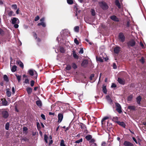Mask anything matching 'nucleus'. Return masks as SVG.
Masks as SVG:
<instances>
[{"label":"nucleus","mask_w":146,"mask_h":146,"mask_svg":"<svg viewBox=\"0 0 146 146\" xmlns=\"http://www.w3.org/2000/svg\"><path fill=\"white\" fill-rule=\"evenodd\" d=\"M8 15L9 17H11L12 16H15V15L14 14V12L13 11H10L8 12Z\"/></svg>","instance_id":"obj_27"},{"label":"nucleus","mask_w":146,"mask_h":146,"mask_svg":"<svg viewBox=\"0 0 146 146\" xmlns=\"http://www.w3.org/2000/svg\"><path fill=\"white\" fill-rule=\"evenodd\" d=\"M33 36L34 37H35V39H36L37 38V34L35 32H33Z\"/></svg>","instance_id":"obj_60"},{"label":"nucleus","mask_w":146,"mask_h":146,"mask_svg":"<svg viewBox=\"0 0 146 146\" xmlns=\"http://www.w3.org/2000/svg\"><path fill=\"white\" fill-rule=\"evenodd\" d=\"M35 82L33 80H32L30 82V85L31 87H33L34 86Z\"/></svg>","instance_id":"obj_53"},{"label":"nucleus","mask_w":146,"mask_h":146,"mask_svg":"<svg viewBox=\"0 0 146 146\" xmlns=\"http://www.w3.org/2000/svg\"><path fill=\"white\" fill-rule=\"evenodd\" d=\"M126 27H125V30L126 31H128L129 30L128 28L130 26V24L129 21L127 20V23L125 25Z\"/></svg>","instance_id":"obj_17"},{"label":"nucleus","mask_w":146,"mask_h":146,"mask_svg":"<svg viewBox=\"0 0 146 146\" xmlns=\"http://www.w3.org/2000/svg\"><path fill=\"white\" fill-rule=\"evenodd\" d=\"M84 52V50L83 48L80 49V51H79V53L80 54H83Z\"/></svg>","instance_id":"obj_62"},{"label":"nucleus","mask_w":146,"mask_h":146,"mask_svg":"<svg viewBox=\"0 0 146 146\" xmlns=\"http://www.w3.org/2000/svg\"><path fill=\"white\" fill-rule=\"evenodd\" d=\"M115 106L116 108V110L119 113L122 112V108L121 105L118 103L115 102Z\"/></svg>","instance_id":"obj_4"},{"label":"nucleus","mask_w":146,"mask_h":146,"mask_svg":"<svg viewBox=\"0 0 146 146\" xmlns=\"http://www.w3.org/2000/svg\"><path fill=\"white\" fill-rule=\"evenodd\" d=\"M115 5L119 9L121 8V5L118 0H115Z\"/></svg>","instance_id":"obj_23"},{"label":"nucleus","mask_w":146,"mask_h":146,"mask_svg":"<svg viewBox=\"0 0 146 146\" xmlns=\"http://www.w3.org/2000/svg\"><path fill=\"white\" fill-rule=\"evenodd\" d=\"M113 68L114 69H116L117 66L116 65V64L115 63H113Z\"/></svg>","instance_id":"obj_58"},{"label":"nucleus","mask_w":146,"mask_h":146,"mask_svg":"<svg viewBox=\"0 0 146 146\" xmlns=\"http://www.w3.org/2000/svg\"><path fill=\"white\" fill-rule=\"evenodd\" d=\"M86 140L89 141V143L93 142L95 139L92 138V136L88 134L85 137Z\"/></svg>","instance_id":"obj_5"},{"label":"nucleus","mask_w":146,"mask_h":146,"mask_svg":"<svg viewBox=\"0 0 146 146\" xmlns=\"http://www.w3.org/2000/svg\"><path fill=\"white\" fill-rule=\"evenodd\" d=\"M83 141V139L82 138L80 139L79 140H77L75 141V143H79L80 142H82Z\"/></svg>","instance_id":"obj_47"},{"label":"nucleus","mask_w":146,"mask_h":146,"mask_svg":"<svg viewBox=\"0 0 146 146\" xmlns=\"http://www.w3.org/2000/svg\"><path fill=\"white\" fill-rule=\"evenodd\" d=\"M72 66L73 68L74 69H76L78 67L76 64L75 63H72Z\"/></svg>","instance_id":"obj_40"},{"label":"nucleus","mask_w":146,"mask_h":146,"mask_svg":"<svg viewBox=\"0 0 146 146\" xmlns=\"http://www.w3.org/2000/svg\"><path fill=\"white\" fill-rule=\"evenodd\" d=\"M41 117L43 119L45 120L46 119V117L45 115L43 114H41L40 115Z\"/></svg>","instance_id":"obj_57"},{"label":"nucleus","mask_w":146,"mask_h":146,"mask_svg":"<svg viewBox=\"0 0 146 146\" xmlns=\"http://www.w3.org/2000/svg\"><path fill=\"white\" fill-rule=\"evenodd\" d=\"M142 100V98L140 96H139L136 98V102L137 104L139 106L140 105L141 102Z\"/></svg>","instance_id":"obj_13"},{"label":"nucleus","mask_w":146,"mask_h":146,"mask_svg":"<svg viewBox=\"0 0 146 146\" xmlns=\"http://www.w3.org/2000/svg\"><path fill=\"white\" fill-rule=\"evenodd\" d=\"M80 124L81 129L85 131V130H86L87 129L86 126L82 123H80Z\"/></svg>","instance_id":"obj_22"},{"label":"nucleus","mask_w":146,"mask_h":146,"mask_svg":"<svg viewBox=\"0 0 146 146\" xmlns=\"http://www.w3.org/2000/svg\"><path fill=\"white\" fill-rule=\"evenodd\" d=\"M29 81L28 78H26L25 79L24 82L27 84H29Z\"/></svg>","instance_id":"obj_55"},{"label":"nucleus","mask_w":146,"mask_h":146,"mask_svg":"<svg viewBox=\"0 0 146 146\" xmlns=\"http://www.w3.org/2000/svg\"><path fill=\"white\" fill-rule=\"evenodd\" d=\"M48 136L46 135L45 134L44 135V140L45 141L46 143H48V141L47 139H48Z\"/></svg>","instance_id":"obj_43"},{"label":"nucleus","mask_w":146,"mask_h":146,"mask_svg":"<svg viewBox=\"0 0 146 146\" xmlns=\"http://www.w3.org/2000/svg\"><path fill=\"white\" fill-rule=\"evenodd\" d=\"M67 3L70 5H72L73 3V0H67Z\"/></svg>","instance_id":"obj_46"},{"label":"nucleus","mask_w":146,"mask_h":146,"mask_svg":"<svg viewBox=\"0 0 146 146\" xmlns=\"http://www.w3.org/2000/svg\"><path fill=\"white\" fill-rule=\"evenodd\" d=\"M32 88L31 87H27L26 88V91L29 95H30L31 94L32 92Z\"/></svg>","instance_id":"obj_18"},{"label":"nucleus","mask_w":146,"mask_h":146,"mask_svg":"<svg viewBox=\"0 0 146 146\" xmlns=\"http://www.w3.org/2000/svg\"><path fill=\"white\" fill-rule=\"evenodd\" d=\"M117 123L123 127L125 128L126 125L123 122L118 121L117 122Z\"/></svg>","instance_id":"obj_20"},{"label":"nucleus","mask_w":146,"mask_h":146,"mask_svg":"<svg viewBox=\"0 0 146 146\" xmlns=\"http://www.w3.org/2000/svg\"><path fill=\"white\" fill-rule=\"evenodd\" d=\"M36 105L39 107H40L42 106V103L40 100L37 101L36 102Z\"/></svg>","instance_id":"obj_26"},{"label":"nucleus","mask_w":146,"mask_h":146,"mask_svg":"<svg viewBox=\"0 0 146 146\" xmlns=\"http://www.w3.org/2000/svg\"><path fill=\"white\" fill-rule=\"evenodd\" d=\"M118 120V117H113L112 119V121L114 122L117 123V122H118V121H117Z\"/></svg>","instance_id":"obj_41"},{"label":"nucleus","mask_w":146,"mask_h":146,"mask_svg":"<svg viewBox=\"0 0 146 146\" xmlns=\"http://www.w3.org/2000/svg\"><path fill=\"white\" fill-rule=\"evenodd\" d=\"M10 126V123L9 122H7L5 124V128L7 130H8Z\"/></svg>","instance_id":"obj_34"},{"label":"nucleus","mask_w":146,"mask_h":146,"mask_svg":"<svg viewBox=\"0 0 146 146\" xmlns=\"http://www.w3.org/2000/svg\"><path fill=\"white\" fill-rule=\"evenodd\" d=\"M2 115L3 117L5 119H7L9 116L8 112L6 110H4L2 111Z\"/></svg>","instance_id":"obj_6"},{"label":"nucleus","mask_w":146,"mask_h":146,"mask_svg":"<svg viewBox=\"0 0 146 146\" xmlns=\"http://www.w3.org/2000/svg\"><path fill=\"white\" fill-rule=\"evenodd\" d=\"M17 64L19 65L22 68H24V65L23 62L20 60H17Z\"/></svg>","instance_id":"obj_19"},{"label":"nucleus","mask_w":146,"mask_h":146,"mask_svg":"<svg viewBox=\"0 0 146 146\" xmlns=\"http://www.w3.org/2000/svg\"><path fill=\"white\" fill-rule=\"evenodd\" d=\"M123 145L125 146H134V145L129 141H125L123 143Z\"/></svg>","instance_id":"obj_8"},{"label":"nucleus","mask_w":146,"mask_h":146,"mask_svg":"<svg viewBox=\"0 0 146 146\" xmlns=\"http://www.w3.org/2000/svg\"><path fill=\"white\" fill-rule=\"evenodd\" d=\"M117 81L120 84L122 85H124L125 83V80L120 78H117Z\"/></svg>","instance_id":"obj_12"},{"label":"nucleus","mask_w":146,"mask_h":146,"mask_svg":"<svg viewBox=\"0 0 146 146\" xmlns=\"http://www.w3.org/2000/svg\"><path fill=\"white\" fill-rule=\"evenodd\" d=\"M11 7L13 9L15 10L17 9V6L16 4L12 5Z\"/></svg>","instance_id":"obj_45"},{"label":"nucleus","mask_w":146,"mask_h":146,"mask_svg":"<svg viewBox=\"0 0 146 146\" xmlns=\"http://www.w3.org/2000/svg\"><path fill=\"white\" fill-rule=\"evenodd\" d=\"M3 79L4 80L7 82L9 81V79L8 77L6 75H4L3 76Z\"/></svg>","instance_id":"obj_30"},{"label":"nucleus","mask_w":146,"mask_h":146,"mask_svg":"<svg viewBox=\"0 0 146 146\" xmlns=\"http://www.w3.org/2000/svg\"><path fill=\"white\" fill-rule=\"evenodd\" d=\"M27 130H28V128L26 127H23V131H27Z\"/></svg>","instance_id":"obj_64"},{"label":"nucleus","mask_w":146,"mask_h":146,"mask_svg":"<svg viewBox=\"0 0 146 146\" xmlns=\"http://www.w3.org/2000/svg\"><path fill=\"white\" fill-rule=\"evenodd\" d=\"M121 50V48L118 46H116L114 48L113 51L115 53L118 54Z\"/></svg>","instance_id":"obj_9"},{"label":"nucleus","mask_w":146,"mask_h":146,"mask_svg":"<svg viewBox=\"0 0 146 146\" xmlns=\"http://www.w3.org/2000/svg\"><path fill=\"white\" fill-rule=\"evenodd\" d=\"M102 90L104 94H107V90L106 88V86H104V85H103L102 86Z\"/></svg>","instance_id":"obj_29"},{"label":"nucleus","mask_w":146,"mask_h":146,"mask_svg":"<svg viewBox=\"0 0 146 146\" xmlns=\"http://www.w3.org/2000/svg\"><path fill=\"white\" fill-rule=\"evenodd\" d=\"M140 62L143 64H144L145 62L144 59L143 57H142L141 58L140 60Z\"/></svg>","instance_id":"obj_52"},{"label":"nucleus","mask_w":146,"mask_h":146,"mask_svg":"<svg viewBox=\"0 0 146 146\" xmlns=\"http://www.w3.org/2000/svg\"><path fill=\"white\" fill-rule=\"evenodd\" d=\"M60 51L61 53H64L65 52V50L64 48L63 47H60Z\"/></svg>","instance_id":"obj_50"},{"label":"nucleus","mask_w":146,"mask_h":146,"mask_svg":"<svg viewBox=\"0 0 146 146\" xmlns=\"http://www.w3.org/2000/svg\"><path fill=\"white\" fill-rule=\"evenodd\" d=\"M108 118H109V117H104L102 119V121H101V123H102V125L104 124V121L105 120H106V119H107Z\"/></svg>","instance_id":"obj_39"},{"label":"nucleus","mask_w":146,"mask_h":146,"mask_svg":"<svg viewBox=\"0 0 146 146\" xmlns=\"http://www.w3.org/2000/svg\"><path fill=\"white\" fill-rule=\"evenodd\" d=\"M36 126H37V129H38V130H40L41 128V127H40V124L39 122H37Z\"/></svg>","instance_id":"obj_48"},{"label":"nucleus","mask_w":146,"mask_h":146,"mask_svg":"<svg viewBox=\"0 0 146 146\" xmlns=\"http://www.w3.org/2000/svg\"><path fill=\"white\" fill-rule=\"evenodd\" d=\"M99 4L100 7L103 10H106L108 9V7L106 3L104 2H99Z\"/></svg>","instance_id":"obj_1"},{"label":"nucleus","mask_w":146,"mask_h":146,"mask_svg":"<svg viewBox=\"0 0 146 146\" xmlns=\"http://www.w3.org/2000/svg\"><path fill=\"white\" fill-rule=\"evenodd\" d=\"M72 54L74 58L75 59H78L79 57L78 55L76 54V51L75 50H73L72 51Z\"/></svg>","instance_id":"obj_21"},{"label":"nucleus","mask_w":146,"mask_h":146,"mask_svg":"<svg viewBox=\"0 0 146 146\" xmlns=\"http://www.w3.org/2000/svg\"><path fill=\"white\" fill-rule=\"evenodd\" d=\"M127 46L128 48L131 47H133L135 46L136 44L135 41L133 39L129 40L127 43Z\"/></svg>","instance_id":"obj_2"},{"label":"nucleus","mask_w":146,"mask_h":146,"mask_svg":"<svg viewBox=\"0 0 146 146\" xmlns=\"http://www.w3.org/2000/svg\"><path fill=\"white\" fill-rule=\"evenodd\" d=\"M110 19L113 21L115 22H119V19L114 15L111 16L110 17Z\"/></svg>","instance_id":"obj_11"},{"label":"nucleus","mask_w":146,"mask_h":146,"mask_svg":"<svg viewBox=\"0 0 146 146\" xmlns=\"http://www.w3.org/2000/svg\"><path fill=\"white\" fill-rule=\"evenodd\" d=\"M88 63V61L86 60H84L82 62L81 65L82 66L86 67Z\"/></svg>","instance_id":"obj_14"},{"label":"nucleus","mask_w":146,"mask_h":146,"mask_svg":"<svg viewBox=\"0 0 146 146\" xmlns=\"http://www.w3.org/2000/svg\"><path fill=\"white\" fill-rule=\"evenodd\" d=\"M74 42L76 45L79 44V42L77 38H75L74 39Z\"/></svg>","instance_id":"obj_51"},{"label":"nucleus","mask_w":146,"mask_h":146,"mask_svg":"<svg viewBox=\"0 0 146 146\" xmlns=\"http://www.w3.org/2000/svg\"><path fill=\"white\" fill-rule=\"evenodd\" d=\"M96 141L95 139L93 142L89 143L90 146H97V144L95 143Z\"/></svg>","instance_id":"obj_25"},{"label":"nucleus","mask_w":146,"mask_h":146,"mask_svg":"<svg viewBox=\"0 0 146 146\" xmlns=\"http://www.w3.org/2000/svg\"><path fill=\"white\" fill-rule=\"evenodd\" d=\"M63 118V113H59L58 115V122L60 123L62 121Z\"/></svg>","instance_id":"obj_7"},{"label":"nucleus","mask_w":146,"mask_h":146,"mask_svg":"<svg viewBox=\"0 0 146 146\" xmlns=\"http://www.w3.org/2000/svg\"><path fill=\"white\" fill-rule=\"evenodd\" d=\"M96 59L97 61H99L100 62H103V60L104 59V57L103 56L101 57L100 56L99 57L96 56Z\"/></svg>","instance_id":"obj_15"},{"label":"nucleus","mask_w":146,"mask_h":146,"mask_svg":"<svg viewBox=\"0 0 146 146\" xmlns=\"http://www.w3.org/2000/svg\"><path fill=\"white\" fill-rule=\"evenodd\" d=\"M15 76L17 77L18 82H19L21 80V76L20 75H17V74H16Z\"/></svg>","instance_id":"obj_38"},{"label":"nucleus","mask_w":146,"mask_h":146,"mask_svg":"<svg viewBox=\"0 0 146 146\" xmlns=\"http://www.w3.org/2000/svg\"><path fill=\"white\" fill-rule=\"evenodd\" d=\"M106 99L111 103L112 102V100H111L110 97L109 95H107L106 97Z\"/></svg>","instance_id":"obj_36"},{"label":"nucleus","mask_w":146,"mask_h":146,"mask_svg":"<svg viewBox=\"0 0 146 146\" xmlns=\"http://www.w3.org/2000/svg\"><path fill=\"white\" fill-rule=\"evenodd\" d=\"M2 104L3 105L6 106L7 105L8 102L5 99L2 101Z\"/></svg>","instance_id":"obj_35"},{"label":"nucleus","mask_w":146,"mask_h":146,"mask_svg":"<svg viewBox=\"0 0 146 146\" xmlns=\"http://www.w3.org/2000/svg\"><path fill=\"white\" fill-rule=\"evenodd\" d=\"M4 32L3 30L1 29V28H0V34L2 35L3 36L4 35Z\"/></svg>","instance_id":"obj_54"},{"label":"nucleus","mask_w":146,"mask_h":146,"mask_svg":"<svg viewBox=\"0 0 146 146\" xmlns=\"http://www.w3.org/2000/svg\"><path fill=\"white\" fill-rule=\"evenodd\" d=\"M106 143L105 141H103L101 145L102 146H106Z\"/></svg>","instance_id":"obj_61"},{"label":"nucleus","mask_w":146,"mask_h":146,"mask_svg":"<svg viewBox=\"0 0 146 146\" xmlns=\"http://www.w3.org/2000/svg\"><path fill=\"white\" fill-rule=\"evenodd\" d=\"M60 146H66V145L64 143V139H62L60 141Z\"/></svg>","instance_id":"obj_32"},{"label":"nucleus","mask_w":146,"mask_h":146,"mask_svg":"<svg viewBox=\"0 0 146 146\" xmlns=\"http://www.w3.org/2000/svg\"><path fill=\"white\" fill-rule=\"evenodd\" d=\"M74 29L75 32L78 33L79 31V27L78 26H76L74 27Z\"/></svg>","instance_id":"obj_37"},{"label":"nucleus","mask_w":146,"mask_h":146,"mask_svg":"<svg viewBox=\"0 0 146 146\" xmlns=\"http://www.w3.org/2000/svg\"><path fill=\"white\" fill-rule=\"evenodd\" d=\"M12 23L13 24H16V23H19V20L16 17H13L11 19Z\"/></svg>","instance_id":"obj_10"},{"label":"nucleus","mask_w":146,"mask_h":146,"mask_svg":"<svg viewBox=\"0 0 146 146\" xmlns=\"http://www.w3.org/2000/svg\"><path fill=\"white\" fill-rule=\"evenodd\" d=\"M71 67L70 65L68 64L66 66V67L65 68V69L66 70H70L71 69Z\"/></svg>","instance_id":"obj_42"},{"label":"nucleus","mask_w":146,"mask_h":146,"mask_svg":"<svg viewBox=\"0 0 146 146\" xmlns=\"http://www.w3.org/2000/svg\"><path fill=\"white\" fill-rule=\"evenodd\" d=\"M118 39L121 42H124L125 40V37L123 33L122 32L120 33L118 35Z\"/></svg>","instance_id":"obj_3"},{"label":"nucleus","mask_w":146,"mask_h":146,"mask_svg":"<svg viewBox=\"0 0 146 146\" xmlns=\"http://www.w3.org/2000/svg\"><path fill=\"white\" fill-rule=\"evenodd\" d=\"M133 98L132 96L130 95L128 96L127 98V100L128 101H131Z\"/></svg>","instance_id":"obj_49"},{"label":"nucleus","mask_w":146,"mask_h":146,"mask_svg":"<svg viewBox=\"0 0 146 146\" xmlns=\"http://www.w3.org/2000/svg\"><path fill=\"white\" fill-rule=\"evenodd\" d=\"M136 107L135 106H129L127 107V108L130 111H135L136 110Z\"/></svg>","instance_id":"obj_16"},{"label":"nucleus","mask_w":146,"mask_h":146,"mask_svg":"<svg viewBox=\"0 0 146 146\" xmlns=\"http://www.w3.org/2000/svg\"><path fill=\"white\" fill-rule=\"evenodd\" d=\"M95 75L94 74H92L91 75L90 77V80H92L93 78L94 77V76Z\"/></svg>","instance_id":"obj_56"},{"label":"nucleus","mask_w":146,"mask_h":146,"mask_svg":"<svg viewBox=\"0 0 146 146\" xmlns=\"http://www.w3.org/2000/svg\"><path fill=\"white\" fill-rule=\"evenodd\" d=\"M40 19L39 17L38 16H37L36 17H35V21H36Z\"/></svg>","instance_id":"obj_59"},{"label":"nucleus","mask_w":146,"mask_h":146,"mask_svg":"<svg viewBox=\"0 0 146 146\" xmlns=\"http://www.w3.org/2000/svg\"><path fill=\"white\" fill-rule=\"evenodd\" d=\"M91 13L92 15L94 16L96 15V12L95 10L93 9H91Z\"/></svg>","instance_id":"obj_33"},{"label":"nucleus","mask_w":146,"mask_h":146,"mask_svg":"<svg viewBox=\"0 0 146 146\" xmlns=\"http://www.w3.org/2000/svg\"><path fill=\"white\" fill-rule=\"evenodd\" d=\"M116 85L114 83H112L111 86V88H115L116 87Z\"/></svg>","instance_id":"obj_63"},{"label":"nucleus","mask_w":146,"mask_h":146,"mask_svg":"<svg viewBox=\"0 0 146 146\" xmlns=\"http://www.w3.org/2000/svg\"><path fill=\"white\" fill-rule=\"evenodd\" d=\"M28 72L29 74L31 76H33L34 75V72L31 70H30L28 71Z\"/></svg>","instance_id":"obj_44"},{"label":"nucleus","mask_w":146,"mask_h":146,"mask_svg":"<svg viewBox=\"0 0 146 146\" xmlns=\"http://www.w3.org/2000/svg\"><path fill=\"white\" fill-rule=\"evenodd\" d=\"M37 25L38 26L42 25L44 27H45L46 26L44 22H41L38 23L37 24Z\"/></svg>","instance_id":"obj_28"},{"label":"nucleus","mask_w":146,"mask_h":146,"mask_svg":"<svg viewBox=\"0 0 146 146\" xmlns=\"http://www.w3.org/2000/svg\"><path fill=\"white\" fill-rule=\"evenodd\" d=\"M17 67L16 65H14L11 68V71L13 72H14L17 70Z\"/></svg>","instance_id":"obj_31"},{"label":"nucleus","mask_w":146,"mask_h":146,"mask_svg":"<svg viewBox=\"0 0 146 146\" xmlns=\"http://www.w3.org/2000/svg\"><path fill=\"white\" fill-rule=\"evenodd\" d=\"M10 91V89L9 88L7 89L6 94L8 97H10L11 95V92Z\"/></svg>","instance_id":"obj_24"}]
</instances>
